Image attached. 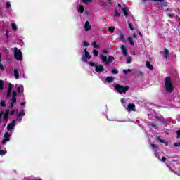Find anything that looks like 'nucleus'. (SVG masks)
<instances>
[{
  "instance_id": "1",
  "label": "nucleus",
  "mask_w": 180,
  "mask_h": 180,
  "mask_svg": "<svg viewBox=\"0 0 180 180\" xmlns=\"http://www.w3.org/2000/svg\"><path fill=\"white\" fill-rule=\"evenodd\" d=\"M165 88L166 92H169V94L174 91V85L172 84L171 77H166L165 80Z\"/></svg>"
},
{
  "instance_id": "2",
  "label": "nucleus",
  "mask_w": 180,
  "mask_h": 180,
  "mask_svg": "<svg viewBox=\"0 0 180 180\" xmlns=\"http://www.w3.org/2000/svg\"><path fill=\"white\" fill-rule=\"evenodd\" d=\"M114 89L118 94H126V92H127V91H129V86H123L120 84H115L114 86Z\"/></svg>"
},
{
  "instance_id": "3",
  "label": "nucleus",
  "mask_w": 180,
  "mask_h": 180,
  "mask_svg": "<svg viewBox=\"0 0 180 180\" xmlns=\"http://www.w3.org/2000/svg\"><path fill=\"white\" fill-rule=\"evenodd\" d=\"M100 58L103 61L104 64L108 65V64H110V63H113L115 61V57L113 56H110L108 58V57L103 56V55H100Z\"/></svg>"
},
{
  "instance_id": "4",
  "label": "nucleus",
  "mask_w": 180,
  "mask_h": 180,
  "mask_svg": "<svg viewBox=\"0 0 180 180\" xmlns=\"http://www.w3.org/2000/svg\"><path fill=\"white\" fill-rule=\"evenodd\" d=\"M14 57L17 61H20L22 58H23V56L22 55V51L20 49H18L17 47L14 48Z\"/></svg>"
},
{
  "instance_id": "5",
  "label": "nucleus",
  "mask_w": 180,
  "mask_h": 180,
  "mask_svg": "<svg viewBox=\"0 0 180 180\" xmlns=\"http://www.w3.org/2000/svg\"><path fill=\"white\" fill-rule=\"evenodd\" d=\"M131 36L132 37L129 36L127 40L129 43L131 44V46H134V41L133 39H137V34H136V32H133L131 34Z\"/></svg>"
},
{
  "instance_id": "6",
  "label": "nucleus",
  "mask_w": 180,
  "mask_h": 180,
  "mask_svg": "<svg viewBox=\"0 0 180 180\" xmlns=\"http://www.w3.org/2000/svg\"><path fill=\"white\" fill-rule=\"evenodd\" d=\"M16 96H17L16 91H13L12 93V99H11V104L10 105V108H13V104L16 103Z\"/></svg>"
},
{
  "instance_id": "7",
  "label": "nucleus",
  "mask_w": 180,
  "mask_h": 180,
  "mask_svg": "<svg viewBox=\"0 0 180 180\" xmlns=\"http://www.w3.org/2000/svg\"><path fill=\"white\" fill-rule=\"evenodd\" d=\"M105 68H103V65H95V71L96 72H103Z\"/></svg>"
},
{
  "instance_id": "8",
  "label": "nucleus",
  "mask_w": 180,
  "mask_h": 180,
  "mask_svg": "<svg viewBox=\"0 0 180 180\" xmlns=\"http://www.w3.org/2000/svg\"><path fill=\"white\" fill-rule=\"evenodd\" d=\"M134 108H136V105H134V103H129L126 108V110H127L128 112H131V111L134 112L136 110Z\"/></svg>"
},
{
  "instance_id": "9",
  "label": "nucleus",
  "mask_w": 180,
  "mask_h": 180,
  "mask_svg": "<svg viewBox=\"0 0 180 180\" xmlns=\"http://www.w3.org/2000/svg\"><path fill=\"white\" fill-rule=\"evenodd\" d=\"M16 126V120H13V122L10 124H8L7 126V130L8 131H12V129H13V127Z\"/></svg>"
},
{
  "instance_id": "10",
  "label": "nucleus",
  "mask_w": 180,
  "mask_h": 180,
  "mask_svg": "<svg viewBox=\"0 0 180 180\" xmlns=\"http://www.w3.org/2000/svg\"><path fill=\"white\" fill-rule=\"evenodd\" d=\"M11 138V134L6 132L4 134V139L2 141V144H6V141H9Z\"/></svg>"
},
{
  "instance_id": "11",
  "label": "nucleus",
  "mask_w": 180,
  "mask_h": 180,
  "mask_svg": "<svg viewBox=\"0 0 180 180\" xmlns=\"http://www.w3.org/2000/svg\"><path fill=\"white\" fill-rule=\"evenodd\" d=\"M25 109H22L20 112H18V122H22V117H23V116H25Z\"/></svg>"
},
{
  "instance_id": "12",
  "label": "nucleus",
  "mask_w": 180,
  "mask_h": 180,
  "mask_svg": "<svg viewBox=\"0 0 180 180\" xmlns=\"http://www.w3.org/2000/svg\"><path fill=\"white\" fill-rule=\"evenodd\" d=\"M92 29V25L89 24V21H86L84 24L85 32H89Z\"/></svg>"
},
{
  "instance_id": "13",
  "label": "nucleus",
  "mask_w": 180,
  "mask_h": 180,
  "mask_svg": "<svg viewBox=\"0 0 180 180\" xmlns=\"http://www.w3.org/2000/svg\"><path fill=\"white\" fill-rule=\"evenodd\" d=\"M120 39L122 43H124L126 41V37H124V34L123 32H120L119 33Z\"/></svg>"
},
{
  "instance_id": "14",
  "label": "nucleus",
  "mask_w": 180,
  "mask_h": 180,
  "mask_svg": "<svg viewBox=\"0 0 180 180\" xmlns=\"http://www.w3.org/2000/svg\"><path fill=\"white\" fill-rule=\"evenodd\" d=\"M121 50L122 51L123 56H127V49H126V46L124 45H122L121 46Z\"/></svg>"
},
{
  "instance_id": "15",
  "label": "nucleus",
  "mask_w": 180,
  "mask_h": 180,
  "mask_svg": "<svg viewBox=\"0 0 180 180\" xmlns=\"http://www.w3.org/2000/svg\"><path fill=\"white\" fill-rule=\"evenodd\" d=\"M168 56H169V51H168V49H165V50L163 51L164 58H168Z\"/></svg>"
},
{
  "instance_id": "16",
  "label": "nucleus",
  "mask_w": 180,
  "mask_h": 180,
  "mask_svg": "<svg viewBox=\"0 0 180 180\" xmlns=\"http://www.w3.org/2000/svg\"><path fill=\"white\" fill-rule=\"evenodd\" d=\"M151 147H152L153 151H155V153H158V151H160V148H158V146H157V145L152 144Z\"/></svg>"
},
{
  "instance_id": "17",
  "label": "nucleus",
  "mask_w": 180,
  "mask_h": 180,
  "mask_svg": "<svg viewBox=\"0 0 180 180\" xmlns=\"http://www.w3.org/2000/svg\"><path fill=\"white\" fill-rule=\"evenodd\" d=\"M155 157H158V160H160V161H162L163 162H165V161H167V158L165 157H162V158H160V155H158V153H155Z\"/></svg>"
},
{
  "instance_id": "18",
  "label": "nucleus",
  "mask_w": 180,
  "mask_h": 180,
  "mask_svg": "<svg viewBox=\"0 0 180 180\" xmlns=\"http://www.w3.org/2000/svg\"><path fill=\"white\" fill-rule=\"evenodd\" d=\"M87 49L86 48L84 49V57H86V58H88V60L91 59V56H89V53H88V51H86Z\"/></svg>"
},
{
  "instance_id": "19",
  "label": "nucleus",
  "mask_w": 180,
  "mask_h": 180,
  "mask_svg": "<svg viewBox=\"0 0 180 180\" xmlns=\"http://www.w3.org/2000/svg\"><path fill=\"white\" fill-rule=\"evenodd\" d=\"M14 77L15 79H19V72H18V69H14Z\"/></svg>"
},
{
  "instance_id": "20",
  "label": "nucleus",
  "mask_w": 180,
  "mask_h": 180,
  "mask_svg": "<svg viewBox=\"0 0 180 180\" xmlns=\"http://www.w3.org/2000/svg\"><path fill=\"white\" fill-rule=\"evenodd\" d=\"M77 11L79 12V13H84V6L80 5L77 7Z\"/></svg>"
},
{
  "instance_id": "21",
  "label": "nucleus",
  "mask_w": 180,
  "mask_h": 180,
  "mask_svg": "<svg viewBox=\"0 0 180 180\" xmlns=\"http://www.w3.org/2000/svg\"><path fill=\"white\" fill-rule=\"evenodd\" d=\"M11 92H12V84H9L8 86V91L7 93V98H9L11 96Z\"/></svg>"
},
{
  "instance_id": "22",
  "label": "nucleus",
  "mask_w": 180,
  "mask_h": 180,
  "mask_svg": "<svg viewBox=\"0 0 180 180\" xmlns=\"http://www.w3.org/2000/svg\"><path fill=\"white\" fill-rule=\"evenodd\" d=\"M8 117H9V110H7L4 114V120H8Z\"/></svg>"
},
{
  "instance_id": "23",
  "label": "nucleus",
  "mask_w": 180,
  "mask_h": 180,
  "mask_svg": "<svg viewBox=\"0 0 180 180\" xmlns=\"http://www.w3.org/2000/svg\"><path fill=\"white\" fill-rule=\"evenodd\" d=\"M105 81H107V82H113V81H115V77H108L105 79Z\"/></svg>"
},
{
  "instance_id": "24",
  "label": "nucleus",
  "mask_w": 180,
  "mask_h": 180,
  "mask_svg": "<svg viewBox=\"0 0 180 180\" xmlns=\"http://www.w3.org/2000/svg\"><path fill=\"white\" fill-rule=\"evenodd\" d=\"M122 13H124V16H129V13H127V8H122Z\"/></svg>"
},
{
  "instance_id": "25",
  "label": "nucleus",
  "mask_w": 180,
  "mask_h": 180,
  "mask_svg": "<svg viewBox=\"0 0 180 180\" xmlns=\"http://www.w3.org/2000/svg\"><path fill=\"white\" fill-rule=\"evenodd\" d=\"M11 28L13 30H14V32H16V30H18V26L15 23L11 24Z\"/></svg>"
},
{
  "instance_id": "26",
  "label": "nucleus",
  "mask_w": 180,
  "mask_h": 180,
  "mask_svg": "<svg viewBox=\"0 0 180 180\" xmlns=\"http://www.w3.org/2000/svg\"><path fill=\"white\" fill-rule=\"evenodd\" d=\"M158 141H160V143H163V144H165V146H168V142L164 141V139H161L160 138H158Z\"/></svg>"
},
{
  "instance_id": "27",
  "label": "nucleus",
  "mask_w": 180,
  "mask_h": 180,
  "mask_svg": "<svg viewBox=\"0 0 180 180\" xmlns=\"http://www.w3.org/2000/svg\"><path fill=\"white\" fill-rule=\"evenodd\" d=\"M18 91L20 94V92L22 94L23 93V86L20 85L18 87Z\"/></svg>"
},
{
  "instance_id": "28",
  "label": "nucleus",
  "mask_w": 180,
  "mask_h": 180,
  "mask_svg": "<svg viewBox=\"0 0 180 180\" xmlns=\"http://www.w3.org/2000/svg\"><path fill=\"white\" fill-rule=\"evenodd\" d=\"M93 54H94V56H95V57H98L99 52L98 51V50L94 49V50H93Z\"/></svg>"
},
{
  "instance_id": "29",
  "label": "nucleus",
  "mask_w": 180,
  "mask_h": 180,
  "mask_svg": "<svg viewBox=\"0 0 180 180\" xmlns=\"http://www.w3.org/2000/svg\"><path fill=\"white\" fill-rule=\"evenodd\" d=\"M146 67L149 68V70H153V65L150 64V62H146Z\"/></svg>"
},
{
  "instance_id": "30",
  "label": "nucleus",
  "mask_w": 180,
  "mask_h": 180,
  "mask_svg": "<svg viewBox=\"0 0 180 180\" xmlns=\"http://www.w3.org/2000/svg\"><path fill=\"white\" fill-rule=\"evenodd\" d=\"M6 153H7L6 150H1V146H0V155H5Z\"/></svg>"
},
{
  "instance_id": "31",
  "label": "nucleus",
  "mask_w": 180,
  "mask_h": 180,
  "mask_svg": "<svg viewBox=\"0 0 180 180\" xmlns=\"http://www.w3.org/2000/svg\"><path fill=\"white\" fill-rule=\"evenodd\" d=\"M92 46L94 47V49H99V45L96 44V42L95 41L92 43Z\"/></svg>"
},
{
  "instance_id": "32",
  "label": "nucleus",
  "mask_w": 180,
  "mask_h": 180,
  "mask_svg": "<svg viewBox=\"0 0 180 180\" xmlns=\"http://www.w3.org/2000/svg\"><path fill=\"white\" fill-rule=\"evenodd\" d=\"M129 72H131V69L123 70L124 74H129Z\"/></svg>"
},
{
  "instance_id": "33",
  "label": "nucleus",
  "mask_w": 180,
  "mask_h": 180,
  "mask_svg": "<svg viewBox=\"0 0 180 180\" xmlns=\"http://www.w3.org/2000/svg\"><path fill=\"white\" fill-rule=\"evenodd\" d=\"M114 16H115L116 18H119L120 16V13H119V11H117V10H115Z\"/></svg>"
},
{
  "instance_id": "34",
  "label": "nucleus",
  "mask_w": 180,
  "mask_h": 180,
  "mask_svg": "<svg viewBox=\"0 0 180 180\" xmlns=\"http://www.w3.org/2000/svg\"><path fill=\"white\" fill-rule=\"evenodd\" d=\"M108 32H110L111 33H113V32H115V27H110L108 28Z\"/></svg>"
},
{
  "instance_id": "35",
  "label": "nucleus",
  "mask_w": 180,
  "mask_h": 180,
  "mask_svg": "<svg viewBox=\"0 0 180 180\" xmlns=\"http://www.w3.org/2000/svg\"><path fill=\"white\" fill-rule=\"evenodd\" d=\"M0 105L2 106V107L6 106V103H5V101H1L0 102Z\"/></svg>"
},
{
  "instance_id": "36",
  "label": "nucleus",
  "mask_w": 180,
  "mask_h": 180,
  "mask_svg": "<svg viewBox=\"0 0 180 180\" xmlns=\"http://www.w3.org/2000/svg\"><path fill=\"white\" fill-rule=\"evenodd\" d=\"M6 6L8 9H9V8H11V2L10 1H7L6 3Z\"/></svg>"
},
{
  "instance_id": "37",
  "label": "nucleus",
  "mask_w": 180,
  "mask_h": 180,
  "mask_svg": "<svg viewBox=\"0 0 180 180\" xmlns=\"http://www.w3.org/2000/svg\"><path fill=\"white\" fill-rule=\"evenodd\" d=\"M86 58H86V56H83L82 57L81 60H82V61H83V63H86Z\"/></svg>"
},
{
  "instance_id": "38",
  "label": "nucleus",
  "mask_w": 180,
  "mask_h": 180,
  "mask_svg": "<svg viewBox=\"0 0 180 180\" xmlns=\"http://www.w3.org/2000/svg\"><path fill=\"white\" fill-rule=\"evenodd\" d=\"M4 82L2 80H0V89H4Z\"/></svg>"
},
{
  "instance_id": "39",
  "label": "nucleus",
  "mask_w": 180,
  "mask_h": 180,
  "mask_svg": "<svg viewBox=\"0 0 180 180\" xmlns=\"http://www.w3.org/2000/svg\"><path fill=\"white\" fill-rule=\"evenodd\" d=\"M131 63V58H127V64H130Z\"/></svg>"
},
{
  "instance_id": "40",
  "label": "nucleus",
  "mask_w": 180,
  "mask_h": 180,
  "mask_svg": "<svg viewBox=\"0 0 180 180\" xmlns=\"http://www.w3.org/2000/svg\"><path fill=\"white\" fill-rule=\"evenodd\" d=\"M15 112H18V110H13L11 111V112H10V115H11V116L15 115Z\"/></svg>"
},
{
  "instance_id": "41",
  "label": "nucleus",
  "mask_w": 180,
  "mask_h": 180,
  "mask_svg": "<svg viewBox=\"0 0 180 180\" xmlns=\"http://www.w3.org/2000/svg\"><path fill=\"white\" fill-rule=\"evenodd\" d=\"M129 29H131V30H134V28L133 27V24H131V22L129 23Z\"/></svg>"
},
{
  "instance_id": "42",
  "label": "nucleus",
  "mask_w": 180,
  "mask_h": 180,
  "mask_svg": "<svg viewBox=\"0 0 180 180\" xmlns=\"http://www.w3.org/2000/svg\"><path fill=\"white\" fill-rule=\"evenodd\" d=\"M117 72H119V71L117 70V69H113L112 70V74H117Z\"/></svg>"
},
{
  "instance_id": "43",
  "label": "nucleus",
  "mask_w": 180,
  "mask_h": 180,
  "mask_svg": "<svg viewBox=\"0 0 180 180\" xmlns=\"http://www.w3.org/2000/svg\"><path fill=\"white\" fill-rule=\"evenodd\" d=\"M82 2H84V4H88V2H92V0H82Z\"/></svg>"
},
{
  "instance_id": "44",
  "label": "nucleus",
  "mask_w": 180,
  "mask_h": 180,
  "mask_svg": "<svg viewBox=\"0 0 180 180\" xmlns=\"http://www.w3.org/2000/svg\"><path fill=\"white\" fill-rule=\"evenodd\" d=\"M121 103H126V98H121Z\"/></svg>"
},
{
  "instance_id": "45",
  "label": "nucleus",
  "mask_w": 180,
  "mask_h": 180,
  "mask_svg": "<svg viewBox=\"0 0 180 180\" xmlns=\"http://www.w3.org/2000/svg\"><path fill=\"white\" fill-rule=\"evenodd\" d=\"M83 43H84V47H88V46H89V44L86 41H84Z\"/></svg>"
},
{
  "instance_id": "46",
  "label": "nucleus",
  "mask_w": 180,
  "mask_h": 180,
  "mask_svg": "<svg viewBox=\"0 0 180 180\" xmlns=\"http://www.w3.org/2000/svg\"><path fill=\"white\" fill-rule=\"evenodd\" d=\"M102 53H103V54H108V52L106 50H102Z\"/></svg>"
},
{
  "instance_id": "47",
  "label": "nucleus",
  "mask_w": 180,
  "mask_h": 180,
  "mask_svg": "<svg viewBox=\"0 0 180 180\" xmlns=\"http://www.w3.org/2000/svg\"><path fill=\"white\" fill-rule=\"evenodd\" d=\"M89 64L91 67H95V65H96L94 63V62H90Z\"/></svg>"
},
{
  "instance_id": "48",
  "label": "nucleus",
  "mask_w": 180,
  "mask_h": 180,
  "mask_svg": "<svg viewBox=\"0 0 180 180\" xmlns=\"http://www.w3.org/2000/svg\"><path fill=\"white\" fill-rule=\"evenodd\" d=\"M0 70H4V66H2V64L0 63Z\"/></svg>"
},
{
  "instance_id": "49",
  "label": "nucleus",
  "mask_w": 180,
  "mask_h": 180,
  "mask_svg": "<svg viewBox=\"0 0 180 180\" xmlns=\"http://www.w3.org/2000/svg\"><path fill=\"white\" fill-rule=\"evenodd\" d=\"M25 105H26L25 103H20V105H21V106H25Z\"/></svg>"
},
{
  "instance_id": "50",
  "label": "nucleus",
  "mask_w": 180,
  "mask_h": 180,
  "mask_svg": "<svg viewBox=\"0 0 180 180\" xmlns=\"http://www.w3.org/2000/svg\"><path fill=\"white\" fill-rule=\"evenodd\" d=\"M122 5L120 4H118V7L120 8Z\"/></svg>"
},
{
  "instance_id": "51",
  "label": "nucleus",
  "mask_w": 180,
  "mask_h": 180,
  "mask_svg": "<svg viewBox=\"0 0 180 180\" xmlns=\"http://www.w3.org/2000/svg\"><path fill=\"white\" fill-rule=\"evenodd\" d=\"M7 37H8V31H6V33Z\"/></svg>"
},
{
  "instance_id": "52",
  "label": "nucleus",
  "mask_w": 180,
  "mask_h": 180,
  "mask_svg": "<svg viewBox=\"0 0 180 180\" xmlns=\"http://www.w3.org/2000/svg\"><path fill=\"white\" fill-rule=\"evenodd\" d=\"M139 34H140L141 36H143V34H141V32H139Z\"/></svg>"
},
{
  "instance_id": "53",
  "label": "nucleus",
  "mask_w": 180,
  "mask_h": 180,
  "mask_svg": "<svg viewBox=\"0 0 180 180\" xmlns=\"http://www.w3.org/2000/svg\"><path fill=\"white\" fill-rule=\"evenodd\" d=\"M103 5H106V3H103Z\"/></svg>"
},
{
  "instance_id": "54",
  "label": "nucleus",
  "mask_w": 180,
  "mask_h": 180,
  "mask_svg": "<svg viewBox=\"0 0 180 180\" xmlns=\"http://www.w3.org/2000/svg\"><path fill=\"white\" fill-rule=\"evenodd\" d=\"M110 5H113V4H112V3L110 2Z\"/></svg>"
},
{
  "instance_id": "55",
  "label": "nucleus",
  "mask_w": 180,
  "mask_h": 180,
  "mask_svg": "<svg viewBox=\"0 0 180 180\" xmlns=\"http://www.w3.org/2000/svg\"><path fill=\"white\" fill-rule=\"evenodd\" d=\"M108 1H111V0H108Z\"/></svg>"
}]
</instances>
